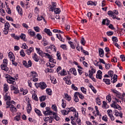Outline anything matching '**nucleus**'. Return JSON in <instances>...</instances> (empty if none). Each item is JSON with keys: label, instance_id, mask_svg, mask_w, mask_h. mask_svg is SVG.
<instances>
[{"label": "nucleus", "instance_id": "774afa93", "mask_svg": "<svg viewBox=\"0 0 125 125\" xmlns=\"http://www.w3.org/2000/svg\"><path fill=\"white\" fill-rule=\"evenodd\" d=\"M106 100H107L108 102H111V101L112 100V99L111 98V96H110L109 95L107 96Z\"/></svg>", "mask_w": 125, "mask_h": 125}, {"label": "nucleus", "instance_id": "f3484780", "mask_svg": "<svg viewBox=\"0 0 125 125\" xmlns=\"http://www.w3.org/2000/svg\"><path fill=\"white\" fill-rule=\"evenodd\" d=\"M57 38L59 39V40L61 41V42H65V40L61 37V34H56Z\"/></svg>", "mask_w": 125, "mask_h": 125}, {"label": "nucleus", "instance_id": "de8ad7c7", "mask_svg": "<svg viewBox=\"0 0 125 125\" xmlns=\"http://www.w3.org/2000/svg\"><path fill=\"white\" fill-rule=\"evenodd\" d=\"M20 55H21V56H22V57H25V54L24 52V50L22 49L20 51Z\"/></svg>", "mask_w": 125, "mask_h": 125}, {"label": "nucleus", "instance_id": "69168bd1", "mask_svg": "<svg viewBox=\"0 0 125 125\" xmlns=\"http://www.w3.org/2000/svg\"><path fill=\"white\" fill-rule=\"evenodd\" d=\"M14 119L16 120V121H20V115H17L15 118Z\"/></svg>", "mask_w": 125, "mask_h": 125}, {"label": "nucleus", "instance_id": "a878e982", "mask_svg": "<svg viewBox=\"0 0 125 125\" xmlns=\"http://www.w3.org/2000/svg\"><path fill=\"white\" fill-rule=\"evenodd\" d=\"M103 82H104V83H105L106 84H110L111 83V81L110 80V79H103Z\"/></svg>", "mask_w": 125, "mask_h": 125}, {"label": "nucleus", "instance_id": "c03bdc74", "mask_svg": "<svg viewBox=\"0 0 125 125\" xmlns=\"http://www.w3.org/2000/svg\"><path fill=\"white\" fill-rule=\"evenodd\" d=\"M42 19L44 21H45V19H44V18H43V17L42 16H39L38 18H37V20L38 21H42Z\"/></svg>", "mask_w": 125, "mask_h": 125}, {"label": "nucleus", "instance_id": "f704fd0d", "mask_svg": "<svg viewBox=\"0 0 125 125\" xmlns=\"http://www.w3.org/2000/svg\"><path fill=\"white\" fill-rule=\"evenodd\" d=\"M89 87L91 88V90L94 92V93H96L97 92V91H96V89L94 88V87L92 85H90Z\"/></svg>", "mask_w": 125, "mask_h": 125}, {"label": "nucleus", "instance_id": "37998d69", "mask_svg": "<svg viewBox=\"0 0 125 125\" xmlns=\"http://www.w3.org/2000/svg\"><path fill=\"white\" fill-rule=\"evenodd\" d=\"M6 105H7V106L6 107V109H7V108H10L11 107V105L12 104H11V103L10 102H6Z\"/></svg>", "mask_w": 125, "mask_h": 125}, {"label": "nucleus", "instance_id": "13d9d810", "mask_svg": "<svg viewBox=\"0 0 125 125\" xmlns=\"http://www.w3.org/2000/svg\"><path fill=\"white\" fill-rule=\"evenodd\" d=\"M107 36H113L114 35V32L113 31H108L106 32Z\"/></svg>", "mask_w": 125, "mask_h": 125}, {"label": "nucleus", "instance_id": "e2e57ef3", "mask_svg": "<svg viewBox=\"0 0 125 125\" xmlns=\"http://www.w3.org/2000/svg\"><path fill=\"white\" fill-rule=\"evenodd\" d=\"M11 90H16L17 89V87H15L14 84H13L11 86Z\"/></svg>", "mask_w": 125, "mask_h": 125}, {"label": "nucleus", "instance_id": "603ef678", "mask_svg": "<svg viewBox=\"0 0 125 125\" xmlns=\"http://www.w3.org/2000/svg\"><path fill=\"white\" fill-rule=\"evenodd\" d=\"M112 40L113 42H118V38H117L116 37L113 36L112 37Z\"/></svg>", "mask_w": 125, "mask_h": 125}, {"label": "nucleus", "instance_id": "a211bd4d", "mask_svg": "<svg viewBox=\"0 0 125 125\" xmlns=\"http://www.w3.org/2000/svg\"><path fill=\"white\" fill-rule=\"evenodd\" d=\"M44 32L46 33L48 36H52V33L50 32V29L45 28Z\"/></svg>", "mask_w": 125, "mask_h": 125}, {"label": "nucleus", "instance_id": "6e6d98bb", "mask_svg": "<svg viewBox=\"0 0 125 125\" xmlns=\"http://www.w3.org/2000/svg\"><path fill=\"white\" fill-rule=\"evenodd\" d=\"M114 74V72L113 71L110 70L108 72V74L111 77V78H113V74Z\"/></svg>", "mask_w": 125, "mask_h": 125}, {"label": "nucleus", "instance_id": "ea45409f", "mask_svg": "<svg viewBox=\"0 0 125 125\" xmlns=\"http://www.w3.org/2000/svg\"><path fill=\"white\" fill-rule=\"evenodd\" d=\"M9 89L8 88V85H7V84H4V91H5V92H6Z\"/></svg>", "mask_w": 125, "mask_h": 125}, {"label": "nucleus", "instance_id": "052dcab7", "mask_svg": "<svg viewBox=\"0 0 125 125\" xmlns=\"http://www.w3.org/2000/svg\"><path fill=\"white\" fill-rule=\"evenodd\" d=\"M112 113H113V111H112V110L109 109L107 110V114L108 116H111L112 115Z\"/></svg>", "mask_w": 125, "mask_h": 125}, {"label": "nucleus", "instance_id": "680f3d73", "mask_svg": "<svg viewBox=\"0 0 125 125\" xmlns=\"http://www.w3.org/2000/svg\"><path fill=\"white\" fill-rule=\"evenodd\" d=\"M76 122L78 125H82V122L81 121V119L80 118H77L76 120Z\"/></svg>", "mask_w": 125, "mask_h": 125}, {"label": "nucleus", "instance_id": "a19ab883", "mask_svg": "<svg viewBox=\"0 0 125 125\" xmlns=\"http://www.w3.org/2000/svg\"><path fill=\"white\" fill-rule=\"evenodd\" d=\"M46 91L48 95H51L52 94V91H51V89L50 88L46 89Z\"/></svg>", "mask_w": 125, "mask_h": 125}, {"label": "nucleus", "instance_id": "ddd939ff", "mask_svg": "<svg viewBox=\"0 0 125 125\" xmlns=\"http://www.w3.org/2000/svg\"><path fill=\"white\" fill-rule=\"evenodd\" d=\"M53 118H54L56 121H59L60 120V117L56 114V113L53 112Z\"/></svg>", "mask_w": 125, "mask_h": 125}, {"label": "nucleus", "instance_id": "39448f33", "mask_svg": "<svg viewBox=\"0 0 125 125\" xmlns=\"http://www.w3.org/2000/svg\"><path fill=\"white\" fill-rule=\"evenodd\" d=\"M99 54L100 57H104V50H103V49L101 48H99Z\"/></svg>", "mask_w": 125, "mask_h": 125}, {"label": "nucleus", "instance_id": "9d476101", "mask_svg": "<svg viewBox=\"0 0 125 125\" xmlns=\"http://www.w3.org/2000/svg\"><path fill=\"white\" fill-rule=\"evenodd\" d=\"M87 5H94V6H96L97 4V1H88L87 3Z\"/></svg>", "mask_w": 125, "mask_h": 125}, {"label": "nucleus", "instance_id": "338daca9", "mask_svg": "<svg viewBox=\"0 0 125 125\" xmlns=\"http://www.w3.org/2000/svg\"><path fill=\"white\" fill-rule=\"evenodd\" d=\"M120 58L122 59V61L124 62V61H125V56L124 55H120Z\"/></svg>", "mask_w": 125, "mask_h": 125}, {"label": "nucleus", "instance_id": "423d86ee", "mask_svg": "<svg viewBox=\"0 0 125 125\" xmlns=\"http://www.w3.org/2000/svg\"><path fill=\"white\" fill-rule=\"evenodd\" d=\"M102 24L103 25H106V26H108L109 24H110V21L108 20V19H104L102 21Z\"/></svg>", "mask_w": 125, "mask_h": 125}, {"label": "nucleus", "instance_id": "4468645a", "mask_svg": "<svg viewBox=\"0 0 125 125\" xmlns=\"http://www.w3.org/2000/svg\"><path fill=\"white\" fill-rule=\"evenodd\" d=\"M26 51L27 52V54H28V55H30V54H31V53L34 51V48L30 47L28 49L26 50Z\"/></svg>", "mask_w": 125, "mask_h": 125}, {"label": "nucleus", "instance_id": "c756f323", "mask_svg": "<svg viewBox=\"0 0 125 125\" xmlns=\"http://www.w3.org/2000/svg\"><path fill=\"white\" fill-rule=\"evenodd\" d=\"M112 79L113 80L112 81V83H116V82H117V81L118 80V75H114V76H113Z\"/></svg>", "mask_w": 125, "mask_h": 125}, {"label": "nucleus", "instance_id": "bf43d9fd", "mask_svg": "<svg viewBox=\"0 0 125 125\" xmlns=\"http://www.w3.org/2000/svg\"><path fill=\"white\" fill-rule=\"evenodd\" d=\"M96 71V70H95V69L92 68L91 71L89 70V73L90 74H92L93 75V73H95Z\"/></svg>", "mask_w": 125, "mask_h": 125}, {"label": "nucleus", "instance_id": "c85d7f7f", "mask_svg": "<svg viewBox=\"0 0 125 125\" xmlns=\"http://www.w3.org/2000/svg\"><path fill=\"white\" fill-rule=\"evenodd\" d=\"M33 58L35 61L36 62H39V60H40V59L38 58V56L37 55V54L35 53L34 56L33 57Z\"/></svg>", "mask_w": 125, "mask_h": 125}, {"label": "nucleus", "instance_id": "864d4df0", "mask_svg": "<svg viewBox=\"0 0 125 125\" xmlns=\"http://www.w3.org/2000/svg\"><path fill=\"white\" fill-rule=\"evenodd\" d=\"M22 65H23V66H24L26 68H28V63L26 61H23Z\"/></svg>", "mask_w": 125, "mask_h": 125}, {"label": "nucleus", "instance_id": "72a5a7b5", "mask_svg": "<svg viewBox=\"0 0 125 125\" xmlns=\"http://www.w3.org/2000/svg\"><path fill=\"white\" fill-rule=\"evenodd\" d=\"M7 83H13V84H16V82H15L13 80H11V79H7Z\"/></svg>", "mask_w": 125, "mask_h": 125}, {"label": "nucleus", "instance_id": "f8f14e48", "mask_svg": "<svg viewBox=\"0 0 125 125\" xmlns=\"http://www.w3.org/2000/svg\"><path fill=\"white\" fill-rule=\"evenodd\" d=\"M66 110H67L68 113H70V112H75V113H77V110H76V108L73 107L67 108H66Z\"/></svg>", "mask_w": 125, "mask_h": 125}, {"label": "nucleus", "instance_id": "b1692460", "mask_svg": "<svg viewBox=\"0 0 125 125\" xmlns=\"http://www.w3.org/2000/svg\"><path fill=\"white\" fill-rule=\"evenodd\" d=\"M116 97H118V98H119V99H121V100L122 101H124V97H122V95L121 94V93L120 92H118L117 94H116Z\"/></svg>", "mask_w": 125, "mask_h": 125}, {"label": "nucleus", "instance_id": "0eeeda50", "mask_svg": "<svg viewBox=\"0 0 125 125\" xmlns=\"http://www.w3.org/2000/svg\"><path fill=\"white\" fill-rule=\"evenodd\" d=\"M8 56L10 60H15V57L14 56V55H13V53L12 52H10L8 53Z\"/></svg>", "mask_w": 125, "mask_h": 125}, {"label": "nucleus", "instance_id": "f03ea898", "mask_svg": "<svg viewBox=\"0 0 125 125\" xmlns=\"http://www.w3.org/2000/svg\"><path fill=\"white\" fill-rule=\"evenodd\" d=\"M47 86L46 85V84L44 82H41L39 84V87H40V88H41V89H44L46 88Z\"/></svg>", "mask_w": 125, "mask_h": 125}, {"label": "nucleus", "instance_id": "5fc2aeb1", "mask_svg": "<svg viewBox=\"0 0 125 125\" xmlns=\"http://www.w3.org/2000/svg\"><path fill=\"white\" fill-rule=\"evenodd\" d=\"M102 120H103V121L104 122H107L108 121V117H107V115L103 116Z\"/></svg>", "mask_w": 125, "mask_h": 125}, {"label": "nucleus", "instance_id": "393cba45", "mask_svg": "<svg viewBox=\"0 0 125 125\" xmlns=\"http://www.w3.org/2000/svg\"><path fill=\"white\" fill-rule=\"evenodd\" d=\"M28 34L29 35L31 36V37H34V36H36V33H35V32L32 31L31 29L28 30Z\"/></svg>", "mask_w": 125, "mask_h": 125}, {"label": "nucleus", "instance_id": "7ed1b4c3", "mask_svg": "<svg viewBox=\"0 0 125 125\" xmlns=\"http://www.w3.org/2000/svg\"><path fill=\"white\" fill-rule=\"evenodd\" d=\"M1 68L5 71V72H8L9 68L7 67V65L6 64H1L0 65Z\"/></svg>", "mask_w": 125, "mask_h": 125}, {"label": "nucleus", "instance_id": "0e129e2a", "mask_svg": "<svg viewBox=\"0 0 125 125\" xmlns=\"http://www.w3.org/2000/svg\"><path fill=\"white\" fill-rule=\"evenodd\" d=\"M97 79H99V80H101L102 79V75L101 74H97L96 75Z\"/></svg>", "mask_w": 125, "mask_h": 125}, {"label": "nucleus", "instance_id": "bb28decb", "mask_svg": "<svg viewBox=\"0 0 125 125\" xmlns=\"http://www.w3.org/2000/svg\"><path fill=\"white\" fill-rule=\"evenodd\" d=\"M54 11L56 14H59L60 12H61V10H60V8H56L54 9Z\"/></svg>", "mask_w": 125, "mask_h": 125}, {"label": "nucleus", "instance_id": "3c124183", "mask_svg": "<svg viewBox=\"0 0 125 125\" xmlns=\"http://www.w3.org/2000/svg\"><path fill=\"white\" fill-rule=\"evenodd\" d=\"M52 109L53 110V111H57V106L55 104H52Z\"/></svg>", "mask_w": 125, "mask_h": 125}, {"label": "nucleus", "instance_id": "412c9836", "mask_svg": "<svg viewBox=\"0 0 125 125\" xmlns=\"http://www.w3.org/2000/svg\"><path fill=\"white\" fill-rule=\"evenodd\" d=\"M20 38L21 39V40H23L24 42H26L27 41V39H26V35L25 34L21 33V35L20 36Z\"/></svg>", "mask_w": 125, "mask_h": 125}, {"label": "nucleus", "instance_id": "20e7f679", "mask_svg": "<svg viewBox=\"0 0 125 125\" xmlns=\"http://www.w3.org/2000/svg\"><path fill=\"white\" fill-rule=\"evenodd\" d=\"M26 109L28 114H30V113H31V111H32V106L31 105V104H30L29 102H28L27 107Z\"/></svg>", "mask_w": 125, "mask_h": 125}, {"label": "nucleus", "instance_id": "6ab92c4d", "mask_svg": "<svg viewBox=\"0 0 125 125\" xmlns=\"http://www.w3.org/2000/svg\"><path fill=\"white\" fill-rule=\"evenodd\" d=\"M17 10L18 11V13L21 14V15H22V8L20 7V6L18 5L17 7Z\"/></svg>", "mask_w": 125, "mask_h": 125}, {"label": "nucleus", "instance_id": "9b49d317", "mask_svg": "<svg viewBox=\"0 0 125 125\" xmlns=\"http://www.w3.org/2000/svg\"><path fill=\"white\" fill-rule=\"evenodd\" d=\"M69 71L71 73V74H73L74 76H77V71L76 70V68H70Z\"/></svg>", "mask_w": 125, "mask_h": 125}, {"label": "nucleus", "instance_id": "58836bf2", "mask_svg": "<svg viewBox=\"0 0 125 125\" xmlns=\"http://www.w3.org/2000/svg\"><path fill=\"white\" fill-rule=\"evenodd\" d=\"M105 68V69H107V70H109L110 69V67H112V64H109V63H105L104 64Z\"/></svg>", "mask_w": 125, "mask_h": 125}, {"label": "nucleus", "instance_id": "aec40b11", "mask_svg": "<svg viewBox=\"0 0 125 125\" xmlns=\"http://www.w3.org/2000/svg\"><path fill=\"white\" fill-rule=\"evenodd\" d=\"M4 29L5 30H9V28H10V24H9V22H6L5 23V25H4Z\"/></svg>", "mask_w": 125, "mask_h": 125}, {"label": "nucleus", "instance_id": "49530a36", "mask_svg": "<svg viewBox=\"0 0 125 125\" xmlns=\"http://www.w3.org/2000/svg\"><path fill=\"white\" fill-rule=\"evenodd\" d=\"M96 102H97V104L99 105L100 106V105H101V102L100 101V99L99 98H97L96 99Z\"/></svg>", "mask_w": 125, "mask_h": 125}, {"label": "nucleus", "instance_id": "79ce46f5", "mask_svg": "<svg viewBox=\"0 0 125 125\" xmlns=\"http://www.w3.org/2000/svg\"><path fill=\"white\" fill-rule=\"evenodd\" d=\"M11 25H12L15 28L18 29L19 28H20V25H19V24H14L13 23H11Z\"/></svg>", "mask_w": 125, "mask_h": 125}, {"label": "nucleus", "instance_id": "7c9ffc66", "mask_svg": "<svg viewBox=\"0 0 125 125\" xmlns=\"http://www.w3.org/2000/svg\"><path fill=\"white\" fill-rule=\"evenodd\" d=\"M31 77H32V78H36V77H38V74L35 71H32Z\"/></svg>", "mask_w": 125, "mask_h": 125}, {"label": "nucleus", "instance_id": "6e6552de", "mask_svg": "<svg viewBox=\"0 0 125 125\" xmlns=\"http://www.w3.org/2000/svg\"><path fill=\"white\" fill-rule=\"evenodd\" d=\"M78 94H80V92H76L74 94V101L75 102H79V98L78 97Z\"/></svg>", "mask_w": 125, "mask_h": 125}, {"label": "nucleus", "instance_id": "2eb2a0df", "mask_svg": "<svg viewBox=\"0 0 125 125\" xmlns=\"http://www.w3.org/2000/svg\"><path fill=\"white\" fill-rule=\"evenodd\" d=\"M55 7H56V2H52V6L50 8L51 11H53L54 9H55Z\"/></svg>", "mask_w": 125, "mask_h": 125}, {"label": "nucleus", "instance_id": "a18cd8bd", "mask_svg": "<svg viewBox=\"0 0 125 125\" xmlns=\"http://www.w3.org/2000/svg\"><path fill=\"white\" fill-rule=\"evenodd\" d=\"M40 100L41 102H42V101H44L45 100V98H46V96H42L41 97H40Z\"/></svg>", "mask_w": 125, "mask_h": 125}, {"label": "nucleus", "instance_id": "2f4dec72", "mask_svg": "<svg viewBox=\"0 0 125 125\" xmlns=\"http://www.w3.org/2000/svg\"><path fill=\"white\" fill-rule=\"evenodd\" d=\"M64 98H66V100H68V101H71V97H69L68 94L64 93Z\"/></svg>", "mask_w": 125, "mask_h": 125}, {"label": "nucleus", "instance_id": "cd10ccee", "mask_svg": "<svg viewBox=\"0 0 125 125\" xmlns=\"http://www.w3.org/2000/svg\"><path fill=\"white\" fill-rule=\"evenodd\" d=\"M62 108H66V101H65V100H62Z\"/></svg>", "mask_w": 125, "mask_h": 125}, {"label": "nucleus", "instance_id": "f257e3e1", "mask_svg": "<svg viewBox=\"0 0 125 125\" xmlns=\"http://www.w3.org/2000/svg\"><path fill=\"white\" fill-rule=\"evenodd\" d=\"M107 14H108V15H109V16L112 17V18H113V19H116V17H117L116 16V15H118V14H119V12H118L117 10H114L113 11H109L107 12ZM115 14H116V15H115Z\"/></svg>", "mask_w": 125, "mask_h": 125}, {"label": "nucleus", "instance_id": "dca6fc26", "mask_svg": "<svg viewBox=\"0 0 125 125\" xmlns=\"http://www.w3.org/2000/svg\"><path fill=\"white\" fill-rule=\"evenodd\" d=\"M4 99H5V101H7V102H10V100H11V99L10 98V96H7V94H6L5 95V96H4Z\"/></svg>", "mask_w": 125, "mask_h": 125}, {"label": "nucleus", "instance_id": "4be33fe9", "mask_svg": "<svg viewBox=\"0 0 125 125\" xmlns=\"http://www.w3.org/2000/svg\"><path fill=\"white\" fill-rule=\"evenodd\" d=\"M61 75V76H66L67 75V72L65 69H63L61 72L59 73V75Z\"/></svg>", "mask_w": 125, "mask_h": 125}, {"label": "nucleus", "instance_id": "09e8293b", "mask_svg": "<svg viewBox=\"0 0 125 125\" xmlns=\"http://www.w3.org/2000/svg\"><path fill=\"white\" fill-rule=\"evenodd\" d=\"M81 90L83 92V93H84V94H86V89L84 88V87H81Z\"/></svg>", "mask_w": 125, "mask_h": 125}, {"label": "nucleus", "instance_id": "4c0bfd02", "mask_svg": "<svg viewBox=\"0 0 125 125\" xmlns=\"http://www.w3.org/2000/svg\"><path fill=\"white\" fill-rule=\"evenodd\" d=\"M32 98L35 100V101H38L39 100V99H38V96H37V94H33L32 95Z\"/></svg>", "mask_w": 125, "mask_h": 125}, {"label": "nucleus", "instance_id": "5701e85b", "mask_svg": "<svg viewBox=\"0 0 125 125\" xmlns=\"http://www.w3.org/2000/svg\"><path fill=\"white\" fill-rule=\"evenodd\" d=\"M10 111L11 112H12L13 113H14V112H16L17 111V109H16V107H14V105H11V107H10Z\"/></svg>", "mask_w": 125, "mask_h": 125}, {"label": "nucleus", "instance_id": "4d7b16f0", "mask_svg": "<svg viewBox=\"0 0 125 125\" xmlns=\"http://www.w3.org/2000/svg\"><path fill=\"white\" fill-rule=\"evenodd\" d=\"M6 19L7 20H8V21H12V22H13V19H12L11 17L6 16Z\"/></svg>", "mask_w": 125, "mask_h": 125}, {"label": "nucleus", "instance_id": "c9c22d12", "mask_svg": "<svg viewBox=\"0 0 125 125\" xmlns=\"http://www.w3.org/2000/svg\"><path fill=\"white\" fill-rule=\"evenodd\" d=\"M61 112L62 115H68L69 114V112H68V110H61Z\"/></svg>", "mask_w": 125, "mask_h": 125}, {"label": "nucleus", "instance_id": "8fccbe9b", "mask_svg": "<svg viewBox=\"0 0 125 125\" xmlns=\"http://www.w3.org/2000/svg\"><path fill=\"white\" fill-rule=\"evenodd\" d=\"M72 78L71 76H65L64 78H63V81H65V82L67 81L68 80H71Z\"/></svg>", "mask_w": 125, "mask_h": 125}, {"label": "nucleus", "instance_id": "e433bc0d", "mask_svg": "<svg viewBox=\"0 0 125 125\" xmlns=\"http://www.w3.org/2000/svg\"><path fill=\"white\" fill-rule=\"evenodd\" d=\"M57 59H58V60H62L61 54H60V52L59 51H58L57 52Z\"/></svg>", "mask_w": 125, "mask_h": 125}, {"label": "nucleus", "instance_id": "473e14b6", "mask_svg": "<svg viewBox=\"0 0 125 125\" xmlns=\"http://www.w3.org/2000/svg\"><path fill=\"white\" fill-rule=\"evenodd\" d=\"M36 50L38 51V53L39 54L40 56L42 57V51L38 48H36Z\"/></svg>", "mask_w": 125, "mask_h": 125}, {"label": "nucleus", "instance_id": "1a4fd4ad", "mask_svg": "<svg viewBox=\"0 0 125 125\" xmlns=\"http://www.w3.org/2000/svg\"><path fill=\"white\" fill-rule=\"evenodd\" d=\"M43 113L45 116H52L53 114V112L52 111H43Z\"/></svg>", "mask_w": 125, "mask_h": 125}]
</instances>
